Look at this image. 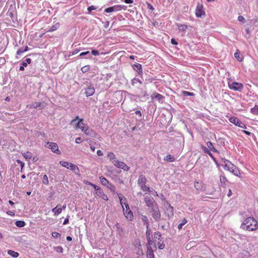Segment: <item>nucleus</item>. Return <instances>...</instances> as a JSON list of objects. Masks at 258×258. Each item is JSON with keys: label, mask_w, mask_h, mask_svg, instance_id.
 I'll list each match as a JSON object with an SVG mask.
<instances>
[{"label": "nucleus", "mask_w": 258, "mask_h": 258, "mask_svg": "<svg viewBox=\"0 0 258 258\" xmlns=\"http://www.w3.org/2000/svg\"><path fill=\"white\" fill-rule=\"evenodd\" d=\"M241 228L248 231H254L258 228V223L253 217H248L243 221Z\"/></svg>", "instance_id": "f257e3e1"}, {"label": "nucleus", "mask_w": 258, "mask_h": 258, "mask_svg": "<svg viewBox=\"0 0 258 258\" xmlns=\"http://www.w3.org/2000/svg\"><path fill=\"white\" fill-rule=\"evenodd\" d=\"M225 164L222 165L224 167L225 170H227L235 175H237L239 173V170L236 165H234L232 162H224Z\"/></svg>", "instance_id": "f03ea898"}, {"label": "nucleus", "mask_w": 258, "mask_h": 258, "mask_svg": "<svg viewBox=\"0 0 258 258\" xmlns=\"http://www.w3.org/2000/svg\"><path fill=\"white\" fill-rule=\"evenodd\" d=\"M123 211V213L126 218L128 220H132L133 219V214L129 208V206L126 202L124 203Z\"/></svg>", "instance_id": "7ed1b4c3"}, {"label": "nucleus", "mask_w": 258, "mask_h": 258, "mask_svg": "<svg viewBox=\"0 0 258 258\" xmlns=\"http://www.w3.org/2000/svg\"><path fill=\"white\" fill-rule=\"evenodd\" d=\"M228 86L230 89L238 91H241L243 88V85L242 83L236 82L231 83H229Z\"/></svg>", "instance_id": "20e7f679"}, {"label": "nucleus", "mask_w": 258, "mask_h": 258, "mask_svg": "<svg viewBox=\"0 0 258 258\" xmlns=\"http://www.w3.org/2000/svg\"><path fill=\"white\" fill-rule=\"evenodd\" d=\"M45 147L50 149L51 151L55 153L59 154L60 151L58 149V146L57 144L54 142H47L45 144Z\"/></svg>", "instance_id": "39448f33"}, {"label": "nucleus", "mask_w": 258, "mask_h": 258, "mask_svg": "<svg viewBox=\"0 0 258 258\" xmlns=\"http://www.w3.org/2000/svg\"><path fill=\"white\" fill-rule=\"evenodd\" d=\"M151 212L155 220L158 221L160 219L161 214L157 205L151 208Z\"/></svg>", "instance_id": "423d86ee"}, {"label": "nucleus", "mask_w": 258, "mask_h": 258, "mask_svg": "<svg viewBox=\"0 0 258 258\" xmlns=\"http://www.w3.org/2000/svg\"><path fill=\"white\" fill-rule=\"evenodd\" d=\"M145 202L147 206L149 208H151L155 206H157V204L154 200V199L150 195H147L145 197Z\"/></svg>", "instance_id": "0eeeda50"}, {"label": "nucleus", "mask_w": 258, "mask_h": 258, "mask_svg": "<svg viewBox=\"0 0 258 258\" xmlns=\"http://www.w3.org/2000/svg\"><path fill=\"white\" fill-rule=\"evenodd\" d=\"M229 121L231 123L234 124L235 125L240 127L241 128H246V125L240 121L238 118L235 117H231L229 119Z\"/></svg>", "instance_id": "6e6552de"}, {"label": "nucleus", "mask_w": 258, "mask_h": 258, "mask_svg": "<svg viewBox=\"0 0 258 258\" xmlns=\"http://www.w3.org/2000/svg\"><path fill=\"white\" fill-rule=\"evenodd\" d=\"M153 248L156 249V245H155V243H154L153 245H150L149 244H147V258H154Z\"/></svg>", "instance_id": "1a4fd4ad"}, {"label": "nucleus", "mask_w": 258, "mask_h": 258, "mask_svg": "<svg viewBox=\"0 0 258 258\" xmlns=\"http://www.w3.org/2000/svg\"><path fill=\"white\" fill-rule=\"evenodd\" d=\"M61 165L76 172L79 170L77 166L71 162H62Z\"/></svg>", "instance_id": "9d476101"}, {"label": "nucleus", "mask_w": 258, "mask_h": 258, "mask_svg": "<svg viewBox=\"0 0 258 258\" xmlns=\"http://www.w3.org/2000/svg\"><path fill=\"white\" fill-rule=\"evenodd\" d=\"M205 13L203 10V6L198 3L196 10V16L197 17L199 18L201 17L203 15H205Z\"/></svg>", "instance_id": "9b49d317"}, {"label": "nucleus", "mask_w": 258, "mask_h": 258, "mask_svg": "<svg viewBox=\"0 0 258 258\" xmlns=\"http://www.w3.org/2000/svg\"><path fill=\"white\" fill-rule=\"evenodd\" d=\"M122 7L120 5H115L105 9L104 12L109 13L113 12H117L120 11Z\"/></svg>", "instance_id": "f8f14e48"}, {"label": "nucleus", "mask_w": 258, "mask_h": 258, "mask_svg": "<svg viewBox=\"0 0 258 258\" xmlns=\"http://www.w3.org/2000/svg\"><path fill=\"white\" fill-rule=\"evenodd\" d=\"M94 93H95V88L92 85H90V86H88V87H87L85 89V92H84V93L85 94V95H86L87 97H89V96H91L93 95Z\"/></svg>", "instance_id": "ddd939ff"}, {"label": "nucleus", "mask_w": 258, "mask_h": 258, "mask_svg": "<svg viewBox=\"0 0 258 258\" xmlns=\"http://www.w3.org/2000/svg\"><path fill=\"white\" fill-rule=\"evenodd\" d=\"M82 131L86 135L91 137H94L96 135L95 132H94L92 130L90 129L88 126L84 128V129L82 128Z\"/></svg>", "instance_id": "4468645a"}, {"label": "nucleus", "mask_w": 258, "mask_h": 258, "mask_svg": "<svg viewBox=\"0 0 258 258\" xmlns=\"http://www.w3.org/2000/svg\"><path fill=\"white\" fill-rule=\"evenodd\" d=\"M151 239L154 241L155 243H158L159 241H162L161 235L159 232H155L153 236L151 235Z\"/></svg>", "instance_id": "2eb2a0df"}, {"label": "nucleus", "mask_w": 258, "mask_h": 258, "mask_svg": "<svg viewBox=\"0 0 258 258\" xmlns=\"http://www.w3.org/2000/svg\"><path fill=\"white\" fill-rule=\"evenodd\" d=\"M115 165L118 168L122 169L124 171H127L129 167L125 164V162H115Z\"/></svg>", "instance_id": "dca6fc26"}, {"label": "nucleus", "mask_w": 258, "mask_h": 258, "mask_svg": "<svg viewBox=\"0 0 258 258\" xmlns=\"http://www.w3.org/2000/svg\"><path fill=\"white\" fill-rule=\"evenodd\" d=\"M47 105V103H46L45 102H35L33 105H32V107L34 108H39L40 109H43Z\"/></svg>", "instance_id": "f3484780"}, {"label": "nucleus", "mask_w": 258, "mask_h": 258, "mask_svg": "<svg viewBox=\"0 0 258 258\" xmlns=\"http://www.w3.org/2000/svg\"><path fill=\"white\" fill-rule=\"evenodd\" d=\"M151 233L152 232L151 230L148 229V227L146 231V236L148 240V244L153 245L154 244V243H155V242L154 241L152 240V239H151V236H150Z\"/></svg>", "instance_id": "a211bd4d"}, {"label": "nucleus", "mask_w": 258, "mask_h": 258, "mask_svg": "<svg viewBox=\"0 0 258 258\" xmlns=\"http://www.w3.org/2000/svg\"><path fill=\"white\" fill-rule=\"evenodd\" d=\"M146 181L147 179L144 175H141L139 176L138 180V184L140 186L145 184Z\"/></svg>", "instance_id": "6ab92c4d"}, {"label": "nucleus", "mask_w": 258, "mask_h": 258, "mask_svg": "<svg viewBox=\"0 0 258 258\" xmlns=\"http://www.w3.org/2000/svg\"><path fill=\"white\" fill-rule=\"evenodd\" d=\"M100 182L102 185L107 186L108 187L111 188L112 185L109 183V181L104 177H100Z\"/></svg>", "instance_id": "aec40b11"}, {"label": "nucleus", "mask_w": 258, "mask_h": 258, "mask_svg": "<svg viewBox=\"0 0 258 258\" xmlns=\"http://www.w3.org/2000/svg\"><path fill=\"white\" fill-rule=\"evenodd\" d=\"M250 256V253L247 251H244L239 253L237 258H249Z\"/></svg>", "instance_id": "412c9836"}, {"label": "nucleus", "mask_w": 258, "mask_h": 258, "mask_svg": "<svg viewBox=\"0 0 258 258\" xmlns=\"http://www.w3.org/2000/svg\"><path fill=\"white\" fill-rule=\"evenodd\" d=\"M60 207V205H57L56 207L52 209V212L54 215H58L61 213L62 209Z\"/></svg>", "instance_id": "4be33fe9"}, {"label": "nucleus", "mask_w": 258, "mask_h": 258, "mask_svg": "<svg viewBox=\"0 0 258 258\" xmlns=\"http://www.w3.org/2000/svg\"><path fill=\"white\" fill-rule=\"evenodd\" d=\"M96 195L105 201L108 200V198H107V195H105V194H104L103 190L101 189L98 191Z\"/></svg>", "instance_id": "5701e85b"}, {"label": "nucleus", "mask_w": 258, "mask_h": 258, "mask_svg": "<svg viewBox=\"0 0 258 258\" xmlns=\"http://www.w3.org/2000/svg\"><path fill=\"white\" fill-rule=\"evenodd\" d=\"M151 97L152 98H154L156 99L159 101H160L162 99L164 98V97L163 95L157 93H153Z\"/></svg>", "instance_id": "b1692460"}, {"label": "nucleus", "mask_w": 258, "mask_h": 258, "mask_svg": "<svg viewBox=\"0 0 258 258\" xmlns=\"http://www.w3.org/2000/svg\"><path fill=\"white\" fill-rule=\"evenodd\" d=\"M194 186L198 190H202L203 189V186L201 182H195L194 183Z\"/></svg>", "instance_id": "393cba45"}, {"label": "nucleus", "mask_w": 258, "mask_h": 258, "mask_svg": "<svg viewBox=\"0 0 258 258\" xmlns=\"http://www.w3.org/2000/svg\"><path fill=\"white\" fill-rule=\"evenodd\" d=\"M8 254L11 255L12 257H14V258L18 257L19 255V253L18 252H16L12 250H9L8 251Z\"/></svg>", "instance_id": "a878e982"}, {"label": "nucleus", "mask_w": 258, "mask_h": 258, "mask_svg": "<svg viewBox=\"0 0 258 258\" xmlns=\"http://www.w3.org/2000/svg\"><path fill=\"white\" fill-rule=\"evenodd\" d=\"M177 26L180 31L184 32L188 29L187 25L184 24H179Z\"/></svg>", "instance_id": "bb28decb"}, {"label": "nucleus", "mask_w": 258, "mask_h": 258, "mask_svg": "<svg viewBox=\"0 0 258 258\" xmlns=\"http://www.w3.org/2000/svg\"><path fill=\"white\" fill-rule=\"evenodd\" d=\"M234 56L237 60L240 62L242 61L243 59V56L241 55L238 50H237V52L234 53Z\"/></svg>", "instance_id": "cd10ccee"}, {"label": "nucleus", "mask_w": 258, "mask_h": 258, "mask_svg": "<svg viewBox=\"0 0 258 258\" xmlns=\"http://www.w3.org/2000/svg\"><path fill=\"white\" fill-rule=\"evenodd\" d=\"M220 182L222 186H225L226 182H227V180L225 176L221 175L220 177Z\"/></svg>", "instance_id": "c85d7f7f"}, {"label": "nucleus", "mask_w": 258, "mask_h": 258, "mask_svg": "<svg viewBox=\"0 0 258 258\" xmlns=\"http://www.w3.org/2000/svg\"><path fill=\"white\" fill-rule=\"evenodd\" d=\"M23 155L27 160H30L32 157V154L30 152H24Z\"/></svg>", "instance_id": "c756f323"}, {"label": "nucleus", "mask_w": 258, "mask_h": 258, "mask_svg": "<svg viewBox=\"0 0 258 258\" xmlns=\"http://www.w3.org/2000/svg\"><path fill=\"white\" fill-rule=\"evenodd\" d=\"M118 197L119 198L120 204L122 208H123V206H124V203L125 202H124V201H126V199L121 195V194H118Z\"/></svg>", "instance_id": "7c9ffc66"}, {"label": "nucleus", "mask_w": 258, "mask_h": 258, "mask_svg": "<svg viewBox=\"0 0 258 258\" xmlns=\"http://www.w3.org/2000/svg\"><path fill=\"white\" fill-rule=\"evenodd\" d=\"M90 70V67L89 65H86L81 68V71L83 73H85L88 72Z\"/></svg>", "instance_id": "2f4dec72"}, {"label": "nucleus", "mask_w": 258, "mask_h": 258, "mask_svg": "<svg viewBox=\"0 0 258 258\" xmlns=\"http://www.w3.org/2000/svg\"><path fill=\"white\" fill-rule=\"evenodd\" d=\"M16 225L18 227H23L25 225V223L23 221H17L16 222Z\"/></svg>", "instance_id": "473e14b6"}, {"label": "nucleus", "mask_w": 258, "mask_h": 258, "mask_svg": "<svg viewBox=\"0 0 258 258\" xmlns=\"http://www.w3.org/2000/svg\"><path fill=\"white\" fill-rule=\"evenodd\" d=\"M141 189L144 191L151 192L150 187L146 186L145 184L140 186Z\"/></svg>", "instance_id": "72a5a7b5"}, {"label": "nucleus", "mask_w": 258, "mask_h": 258, "mask_svg": "<svg viewBox=\"0 0 258 258\" xmlns=\"http://www.w3.org/2000/svg\"><path fill=\"white\" fill-rule=\"evenodd\" d=\"M207 145L208 147L211 150V151H214L215 150V149L212 144V143L210 141H208L207 143Z\"/></svg>", "instance_id": "f704fd0d"}, {"label": "nucleus", "mask_w": 258, "mask_h": 258, "mask_svg": "<svg viewBox=\"0 0 258 258\" xmlns=\"http://www.w3.org/2000/svg\"><path fill=\"white\" fill-rule=\"evenodd\" d=\"M58 26H59V24H56L55 25H53L48 30V32H52V31H53L54 30H56L57 29V28H58Z\"/></svg>", "instance_id": "c9c22d12"}, {"label": "nucleus", "mask_w": 258, "mask_h": 258, "mask_svg": "<svg viewBox=\"0 0 258 258\" xmlns=\"http://www.w3.org/2000/svg\"><path fill=\"white\" fill-rule=\"evenodd\" d=\"M107 156L109 158V159L110 160L115 159V155L112 152H109L107 154Z\"/></svg>", "instance_id": "e433bc0d"}, {"label": "nucleus", "mask_w": 258, "mask_h": 258, "mask_svg": "<svg viewBox=\"0 0 258 258\" xmlns=\"http://www.w3.org/2000/svg\"><path fill=\"white\" fill-rule=\"evenodd\" d=\"M54 250L58 253H62L63 252V248L61 246H58L54 247Z\"/></svg>", "instance_id": "4c0bfd02"}, {"label": "nucleus", "mask_w": 258, "mask_h": 258, "mask_svg": "<svg viewBox=\"0 0 258 258\" xmlns=\"http://www.w3.org/2000/svg\"><path fill=\"white\" fill-rule=\"evenodd\" d=\"M142 220L144 223V224H146L147 225V228L148 227V220L146 216H142Z\"/></svg>", "instance_id": "58836bf2"}, {"label": "nucleus", "mask_w": 258, "mask_h": 258, "mask_svg": "<svg viewBox=\"0 0 258 258\" xmlns=\"http://www.w3.org/2000/svg\"><path fill=\"white\" fill-rule=\"evenodd\" d=\"M251 112L254 114H258V106H255L253 108L251 109Z\"/></svg>", "instance_id": "ea45409f"}, {"label": "nucleus", "mask_w": 258, "mask_h": 258, "mask_svg": "<svg viewBox=\"0 0 258 258\" xmlns=\"http://www.w3.org/2000/svg\"><path fill=\"white\" fill-rule=\"evenodd\" d=\"M187 223V220L185 219H183L182 222L178 225V228L181 229L182 226Z\"/></svg>", "instance_id": "a19ab883"}, {"label": "nucleus", "mask_w": 258, "mask_h": 258, "mask_svg": "<svg viewBox=\"0 0 258 258\" xmlns=\"http://www.w3.org/2000/svg\"><path fill=\"white\" fill-rule=\"evenodd\" d=\"M83 121V119H79V120L78 121L77 123H76L75 125V128L76 129L80 128V127L81 125V121Z\"/></svg>", "instance_id": "79ce46f5"}, {"label": "nucleus", "mask_w": 258, "mask_h": 258, "mask_svg": "<svg viewBox=\"0 0 258 258\" xmlns=\"http://www.w3.org/2000/svg\"><path fill=\"white\" fill-rule=\"evenodd\" d=\"M42 181L44 184H47L48 183V179L46 175L43 176Z\"/></svg>", "instance_id": "37998d69"}, {"label": "nucleus", "mask_w": 258, "mask_h": 258, "mask_svg": "<svg viewBox=\"0 0 258 258\" xmlns=\"http://www.w3.org/2000/svg\"><path fill=\"white\" fill-rule=\"evenodd\" d=\"M52 236L54 238H56L59 237L60 236V234L56 232H53L51 233Z\"/></svg>", "instance_id": "c03bdc74"}, {"label": "nucleus", "mask_w": 258, "mask_h": 258, "mask_svg": "<svg viewBox=\"0 0 258 258\" xmlns=\"http://www.w3.org/2000/svg\"><path fill=\"white\" fill-rule=\"evenodd\" d=\"M165 160H169V161H173L174 160V158L172 156L169 155L166 156Z\"/></svg>", "instance_id": "a18cd8bd"}, {"label": "nucleus", "mask_w": 258, "mask_h": 258, "mask_svg": "<svg viewBox=\"0 0 258 258\" xmlns=\"http://www.w3.org/2000/svg\"><path fill=\"white\" fill-rule=\"evenodd\" d=\"M157 243L159 244L158 248L160 249H164V248L165 247V245L163 243H160V241H159Z\"/></svg>", "instance_id": "49530a36"}, {"label": "nucleus", "mask_w": 258, "mask_h": 258, "mask_svg": "<svg viewBox=\"0 0 258 258\" xmlns=\"http://www.w3.org/2000/svg\"><path fill=\"white\" fill-rule=\"evenodd\" d=\"M96 7H95V6H93V5H92V6H89V7L88 8V9H87L88 11L89 12H91L92 11H93V10H96Z\"/></svg>", "instance_id": "de8ad7c7"}, {"label": "nucleus", "mask_w": 258, "mask_h": 258, "mask_svg": "<svg viewBox=\"0 0 258 258\" xmlns=\"http://www.w3.org/2000/svg\"><path fill=\"white\" fill-rule=\"evenodd\" d=\"M92 186L94 187V188L95 189V190H96V194H97V192H98V191L99 190H100L101 188L97 185L93 184H92Z\"/></svg>", "instance_id": "09e8293b"}, {"label": "nucleus", "mask_w": 258, "mask_h": 258, "mask_svg": "<svg viewBox=\"0 0 258 258\" xmlns=\"http://www.w3.org/2000/svg\"><path fill=\"white\" fill-rule=\"evenodd\" d=\"M238 20L239 21L242 22L244 23L245 22V18L242 16H239L238 17Z\"/></svg>", "instance_id": "8fccbe9b"}, {"label": "nucleus", "mask_w": 258, "mask_h": 258, "mask_svg": "<svg viewBox=\"0 0 258 258\" xmlns=\"http://www.w3.org/2000/svg\"><path fill=\"white\" fill-rule=\"evenodd\" d=\"M25 51H24V49H19L17 51V55H20L22 54V53L24 52Z\"/></svg>", "instance_id": "3c124183"}, {"label": "nucleus", "mask_w": 258, "mask_h": 258, "mask_svg": "<svg viewBox=\"0 0 258 258\" xmlns=\"http://www.w3.org/2000/svg\"><path fill=\"white\" fill-rule=\"evenodd\" d=\"M88 125L86 123H84L83 121H81V125L80 127V129L82 130V128L84 129V128H85Z\"/></svg>", "instance_id": "603ef678"}, {"label": "nucleus", "mask_w": 258, "mask_h": 258, "mask_svg": "<svg viewBox=\"0 0 258 258\" xmlns=\"http://www.w3.org/2000/svg\"><path fill=\"white\" fill-rule=\"evenodd\" d=\"M133 84L139 82L140 84H142V82L139 79L137 78H134L132 81Z\"/></svg>", "instance_id": "864d4df0"}, {"label": "nucleus", "mask_w": 258, "mask_h": 258, "mask_svg": "<svg viewBox=\"0 0 258 258\" xmlns=\"http://www.w3.org/2000/svg\"><path fill=\"white\" fill-rule=\"evenodd\" d=\"M91 53L94 55H99V52L98 50H93L91 51Z\"/></svg>", "instance_id": "5fc2aeb1"}, {"label": "nucleus", "mask_w": 258, "mask_h": 258, "mask_svg": "<svg viewBox=\"0 0 258 258\" xmlns=\"http://www.w3.org/2000/svg\"><path fill=\"white\" fill-rule=\"evenodd\" d=\"M79 119H81L80 118H79V117L78 116H77L74 119H72L71 121V124H72L75 121H77V120H79Z\"/></svg>", "instance_id": "6e6d98bb"}, {"label": "nucleus", "mask_w": 258, "mask_h": 258, "mask_svg": "<svg viewBox=\"0 0 258 258\" xmlns=\"http://www.w3.org/2000/svg\"><path fill=\"white\" fill-rule=\"evenodd\" d=\"M7 214H8L9 215L11 216H15V213L12 211H7Z\"/></svg>", "instance_id": "4d7b16f0"}, {"label": "nucleus", "mask_w": 258, "mask_h": 258, "mask_svg": "<svg viewBox=\"0 0 258 258\" xmlns=\"http://www.w3.org/2000/svg\"><path fill=\"white\" fill-rule=\"evenodd\" d=\"M82 142V139L81 138H77L75 140V142L77 144H79Z\"/></svg>", "instance_id": "13d9d810"}, {"label": "nucleus", "mask_w": 258, "mask_h": 258, "mask_svg": "<svg viewBox=\"0 0 258 258\" xmlns=\"http://www.w3.org/2000/svg\"><path fill=\"white\" fill-rule=\"evenodd\" d=\"M171 42L173 45H177L178 44V42L174 38L171 39Z\"/></svg>", "instance_id": "bf43d9fd"}, {"label": "nucleus", "mask_w": 258, "mask_h": 258, "mask_svg": "<svg viewBox=\"0 0 258 258\" xmlns=\"http://www.w3.org/2000/svg\"><path fill=\"white\" fill-rule=\"evenodd\" d=\"M147 7L149 9L151 10H154V9L153 6L151 5V4H150V3H147Z\"/></svg>", "instance_id": "052dcab7"}, {"label": "nucleus", "mask_w": 258, "mask_h": 258, "mask_svg": "<svg viewBox=\"0 0 258 258\" xmlns=\"http://www.w3.org/2000/svg\"><path fill=\"white\" fill-rule=\"evenodd\" d=\"M90 52L89 51H85V52H83L82 53H81L79 55L80 56H83V55H87L88 54H89Z\"/></svg>", "instance_id": "680f3d73"}, {"label": "nucleus", "mask_w": 258, "mask_h": 258, "mask_svg": "<svg viewBox=\"0 0 258 258\" xmlns=\"http://www.w3.org/2000/svg\"><path fill=\"white\" fill-rule=\"evenodd\" d=\"M97 154L98 156H101L103 155V153L101 150H98L97 152Z\"/></svg>", "instance_id": "e2e57ef3"}, {"label": "nucleus", "mask_w": 258, "mask_h": 258, "mask_svg": "<svg viewBox=\"0 0 258 258\" xmlns=\"http://www.w3.org/2000/svg\"><path fill=\"white\" fill-rule=\"evenodd\" d=\"M68 223H69V218H66V219L64 220L63 223V225H66V224H67Z\"/></svg>", "instance_id": "0e129e2a"}, {"label": "nucleus", "mask_w": 258, "mask_h": 258, "mask_svg": "<svg viewBox=\"0 0 258 258\" xmlns=\"http://www.w3.org/2000/svg\"><path fill=\"white\" fill-rule=\"evenodd\" d=\"M124 2L126 4H132L133 3V0H124Z\"/></svg>", "instance_id": "69168bd1"}, {"label": "nucleus", "mask_w": 258, "mask_h": 258, "mask_svg": "<svg viewBox=\"0 0 258 258\" xmlns=\"http://www.w3.org/2000/svg\"><path fill=\"white\" fill-rule=\"evenodd\" d=\"M150 192H151L152 195H153V196H158L157 192L156 191H155V190L151 191Z\"/></svg>", "instance_id": "338daca9"}, {"label": "nucleus", "mask_w": 258, "mask_h": 258, "mask_svg": "<svg viewBox=\"0 0 258 258\" xmlns=\"http://www.w3.org/2000/svg\"><path fill=\"white\" fill-rule=\"evenodd\" d=\"M26 62L27 63V64H30L31 62V59L29 58H28L26 59Z\"/></svg>", "instance_id": "774afa93"}]
</instances>
